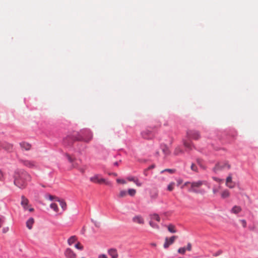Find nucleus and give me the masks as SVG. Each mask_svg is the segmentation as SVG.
<instances>
[{
    "mask_svg": "<svg viewBox=\"0 0 258 258\" xmlns=\"http://www.w3.org/2000/svg\"><path fill=\"white\" fill-rule=\"evenodd\" d=\"M14 184L21 189L25 188L27 183L31 180L30 174L24 170H17L14 174Z\"/></svg>",
    "mask_w": 258,
    "mask_h": 258,
    "instance_id": "1",
    "label": "nucleus"
},
{
    "mask_svg": "<svg viewBox=\"0 0 258 258\" xmlns=\"http://www.w3.org/2000/svg\"><path fill=\"white\" fill-rule=\"evenodd\" d=\"M75 134L77 141L88 142L92 138V134L90 130L88 129L81 130L80 132H75Z\"/></svg>",
    "mask_w": 258,
    "mask_h": 258,
    "instance_id": "2",
    "label": "nucleus"
},
{
    "mask_svg": "<svg viewBox=\"0 0 258 258\" xmlns=\"http://www.w3.org/2000/svg\"><path fill=\"white\" fill-rule=\"evenodd\" d=\"M208 182L206 180H198L191 182V187L189 189V191H192L197 194H204L205 190L203 189H200V187L203 185H208Z\"/></svg>",
    "mask_w": 258,
    "mask_h": 258,
    "instance_id": "3",
    "label": "nucleus"
},
{
    "mask_svg": "<svg viewBox=\"0 0 258 258\" xmlns=\"http://www.w3.org/2000/svg\"><path fill=\"white\" fill-rule=\"evenodd\" d=\"M156 134V130L153 127H148L141 132V136L145 140H152Z\"/></svg>",
    "mask_w": 258,
    "mask_h": 258,
    "instance_id": "4",
    "label": "nucleus"
},
{
    "mask_svg": "<svg viewBox=\"0 0 258 258\" xmlns=\"http://www.w3.org/2000/svg\"><path fill=\"white\" fill-rule=\"evenodd\" d=\"M230 165L227 161H222L217 163L215 167L213 168V171L215 173H218L219 171H223L225 169H229Z\"/></svg>",
    "mask_w": 258,
    "mask_h": 258,
    "instance_id": "5",
    "label": "nucleus"
},
{
    "mask_svg": "<svg viewBox=\"0 0 258 258\" xmlns=\"http://www.w3.org/2000/svg\"><path fill=\"white\" fill-rule=\"evenodd\" d=\"M76 135L75 134V132H74L72 134L68 135L66 137L64 138L63 139V144L65 146H71L74 142L76 141V138H75Z\"/></svg>",
    "mask_w": 258,
    "mask_h": 258,
    "instance_id": "6",
    "label": "nucleus"
},
{
    "mask_svg": "<svg viewBox=\"0 0 258 258\" xmlns=\"http://www.w3.org/2000/svg\"><path fill=\"white\" fill-rule=\"evenodd\" d=\"M90 180L93 182L99 184L104 183L106 185L110 184V182L106 181L105 178H101L99 174H96L94 176L90 177Z\"/></svg>",
    "mask_w": 258,
    "mask_h": 258,
    "instance_id": "7",
    "label": "nucleus"
},
{
    "mask_svg": "<svg viewBox=\"0 0 258 258\" xmlns=\"http://www.w3.org/2000/svg\"><path fill=\"white\" fill-rule=\"evenodd\" d=\"M186 135L189 139L194 140H198L201 137L199 132L195 130H189L187 131Z\"/></svg>",
    "mask_w": 258,
    "mask_h": 258,
    "instance_id": "8",
    "label": "nucleus"
},
{
    "mask_svg": "<svg viewBox=\"0 0 258 258\" xmlns=\"http://www.w3.org/2000/svg\"><path fill=\"white\" fill-rule=\"evenodd\" d=\"M177 238V236H172L169 238L166 237L165 241L164 244V248H167L171 244H172L175 239Z\"/></svg>",
    "mask_w": 258,
    "mask_h": 258,
    "instance_id": "9",
    "label": "nucleus"
},
{
    "mask_svg": "<svg viewBox=\"0 0 258 258\" xmlns=\"http://www.w3.org/2000/svg\"><path fill=\"white\" fill-rule=\"evenodd\" d=\"M65 156L67 158L69 162L72 164V167L73 168H77L79 167V164L75 162L76 158L72 157L68 153L65 154Z\"/></svg>",
    "mask_w": 258,
    "mask_h": 258,
    "instance_id": "10",
    "label": "nucleus"
},
{
    "mask_svg": "<svg viewBox=\"0 0 258 258\" xmlns=\"http://www.w3.org/2000/svg\"><path fill=\"white\" fill-rule=\"evenodd\" d=\"M21 162L25 166L29 168H34L36 166V163L34 161L22 160Z\"/></svg>",
    "mask_w": 258,
    "mask_h": 258,
    "instance_id": "11",
    "label": "nucleus"
},
{
    "mask_svg": "<svg viewBox=\"0 0 258 258\" xmlns=\"http://www.w3.org/2000/svg\"><path fill=\"white\" fill-rule=\"evenodd\" d=\"M0 147L8 152H11L13 150V145L7 142H0Z\"/></svg>",
    "mask_w": 258,
    "mask_h": 258,
    "instance_id": "12",
    "label": "nucleus"
},
{
    "mask_svg": "<svg viewBox=\"0 0 258 258\" xmlns=\"http://www.w3.org/2000/svg\"><path fill=\"white\" fill-rule=\"evenodd\" d=\"M64 254L67 258H75L76 256L74 251L70 248L66 249Z\"/></svg>",
    "mask_w": 258,
    "mask_h": 258,
    "instance_id": "13",
    "label": "nucleus"
},
{
    "mask_svg": "<svg viewBox=\"0 0 258 258\" xmlns=\"http://www.w3.org/2000/svg\"><path fill=\"white\" fill-rule=\"evenodd\" d=\"M28 203H29L28 200L24 196H22L21 197V204L23 206V207L25 210H27L28 209L27 206H28Z\"/></svg>",
    "mask_w": 258,
    "mask_h": 258,
    "instance_id": "14",
    "label": "nucleus"
},
{
    "mask_svg": "<svg viewBox=\"0 0 258 258\" xmlns=\"http://www.w3.org/2000/svg\"><path fill=\"white\" fill-rule=\"evenodd\" d=\"M183 145L186 148L187 151L191 150L192 148L194 147V145L191 141L183 140Z\"/></svg>",
    "mask_w": 258,
    "mask_h": 258,
    "instance_id": "15",
    "label": "nucleus"
},
{
    "mask_svg": "<svg viewBox=\"0 0 258 258\" xmlns=\"http://www.w3.org/2000/svg\"><path fill=\"white\" fill-rule=\"evenodd\" d=\"M108 254L111 256V258H117L118 253L115 248H110L108 250Z\"/></svg>",
    "mask_w": 258,
    "mask_h": 258,
    "instance_id": "16",
    "label": "nucleus"
},
{
    "mask_svg": "<svg viewBox=\"0 0 258 258\" xmlns=\"http://www.w3.org/2000/svg\"><path fill=\"white\" fill-rule=\"evenodd\" d=\"M133 221L135 223L143 224L144 223V220L141 216H136L133 218Z\"/></svg>",
    "mask_w": 258,
    "mask_h": 258,
    "instance_id": "17",
    "label": "nucleus"
},
{
    "mask_svg": "<svg viewBox=\"0 0 258 258\" xmlns=\"http://www.w3.org/2000/svg\"><path fill=\"white\" fill-rule=\"evenodd\" d=\"M20 145L22 149L28 151L29 150L31 147V145L29 143H26L25 142H23L20 143Z\"/></svg>",
    "mask_w": 258,
    "mask_h": 258,
    "instance_id": "18",
    "label": "nucleus"
},
{
    "mask_svg": "<svg viewBox=\"0 0 258 258\" xmlns=\"http://www.w3.org/2000/svg\"><path fill=\"white\" fill-rule=\"evenodd\" d=\"M226 185L229 187V188H233L234 187V185L232 183V176L231 174H230L227 178H226Z\"/></svg>",
    "mask_w": 258,
    "mask_h": 258,
    "instance_id": "19",
    "label": "nucleus"
},
{
    "mask_svg": "<svg viewBox=\"0 0 258 258\" xmlns=\"http://www.w3.org/2000/svg\"><path fill=\"white\" fill-rule=\"evenodd\" d=\"M242 209L240 207L238 206H234L231 210L230 212L232 213L237 214L241 211Z\"/></svg>",
    "mask_w": 258,
    "mask_h": 258,
    "instance_id": "20",
    "label": "nucleus"
},
{
    "mask_svg": "<svg viewBox=\"0 0 258 258\" xmlns=\"http://www.w3.org/2000/svg\"><path fill=\"white\" fill-rule=\"evenodd\" d=\"M56 201L59 203V205L62 209L63 211H64L67 209V204L64 200H60L58 198H56Z\"/></svg>",
    "mask_w": 258,
    "mask_h": 258,
    "instance_id": "21",
    "label": "nucleus"
},
{
    "mask_svg": "<svg viewBox=\"0 0 258 258\" xmlns=\"http://www.w3.org/2000/svg\"><path fill=\"white\" fill-rule=\"evenodd\" d=\"M34 219L30 218L26 222V226L29 229H31L34 223Z\"/></svg>",
    "mask_w": 258,
    "mask_h": 258,
    "instance_id": "22",
    "label": "nucleus"
},
{
    "mask_svg": "<svg viewBox=\"0 0 258 258\" xmlns=\"http://www.w3.org/2000/svg\"><path fill=\"white\" fill-rule=\"evenodd\" d=\"M77 240V237L76 236H72L68 240V243L69 245H72Z\"/></svg>",
    "mask_w": 258,
    "mask_h": 258,
    "instance_id": "23",
    "label": "nucleus"
},
{
    "mask_svg": "<svg viewBox=\"0 0 258 258\" xmlns=\"http://www.w3.org/2000/svg\"><path fill=\"white\" fill-rule=\"evenodd\" d=\"M230 196V193L229 191L227 189L224 190L221 194V197L223 199H225L229 197Z\"/></svg>",
    "mask_w": 258,
    "mask_h": 258,
    "instance_id": "24",
    "label": "nucleus"
},
{
    "mask_svg": "<svg viewBox=\"0 0 258 258\" xmlns=\"http://www.w3.org/2000/svg\"><path fill=\"white\" fill-rule=\"evenodd\" d=\"M127 195V191L125 190H121L117 196L119 198L125 197Z\"/></svg>",
    "mask_w": 258,
    "mask_h": 258,
    "instance_id": "25",
    "label": "nucleus"
},
{
    "mask_svg": "<svg viewBox=\"0 0 258 258\" xmlns=\"http://www.w3.org/2000/svg\"><path fill=\"white\" fill-rule=\"evenodd\" d=\"M168 230L172 233H175L176 232V230L175 229V226L171 224L168 226Z\"/></svg>",
    "mask_w": 258,
    "mask_h": 258,
    "instance_id": "26",
    "label": "nucleus"
},
{
    "mask_svg": "<svg viewBox=\"0 0 258 258\" xmlns=\"http://www.w3.org/2000/svg\"><path fill=\"white\" fill-rule=\"evenodd\" d=\"M151 218L152 220H155L158 222L160 221V218L159 216L157 214H154L151 215Z\"/></svg>",
    "mask_w": 258,
    "mask_h": 258,
    "instance_id": "27",
    "label": "nucleus"
},
{
    "mask_svg": "<svg viewBox=\"0 0 258 258\" xmlns=\"http://www.w3.org/2000/svg\"><path fill=\"white\" fill-rule=\"evenodd\" d=\"M51 209H53L55 212H57L58 211V208L56 204L51 203L50 205Z\"/></svg>",
    "mask_w": 258,
    "mask_h": 258,
    "instance_id": "28",
    "label": "nucleus"
},
{
    "mask_svg": "<svg viewBox=\"0 0 258 258\" xmlns=\"http://www.w3.org/2000/svg\"><path fill=\"white\" fill-rule=\"evenodd\" d=\"M127 193L130 196L133 197L135 195L136 193V190L133 188H130L128 189V191H127Z\"/></svg>",
    "mask_w": 258,
    "mask_h": 258,
    "instance_id": "29",
    "label": "nucleus"
},
{
    "mask_svg": "<svg viewBox=\"0 0 258 258\" xmlns=\"http://www.w3.org/2000/svg\"><path fill=\"white\" fill-rule=\"evenodd\" d=\"M183 153V151L182 150H181L180 149V147H178L177 148H175V150H174V154L175 155H179V154L180 153Z\"/></svg>",
    "mask_w": 258,
    "mask_h": 258,
    "instance_id": "30",
    "label": "nucleus"
},
{
    "mask_svg": "<svg viewBox=\"0 0 258 258\" xmlns=\"http://www.w3.org/2000/svg\"><path fill=\"white\" fill-rule=\"evenodd\" d=\"M174 185H175L174 182H170L167 186V190L169 191H172L174 188Z\"/></svg>",
    "mask_w": 258,
    "mask_h": 258,
    "instance_id": "31",
    "label": "nucleus"
},
{
    "mask_svg": "<svg viewBox=\"0 0 258 258\" xmlns=\"http://www.w3.org/2000/svg\"><path fill=\"white\" fill-rule=\"evenodd\" d=\"M186 251V247H180L178 249V252L180 254H184L185 253Z\"/></svg>",
    "mask_w": 258,
    "mask_h": 258,
    "instance_id": "32",
    "label": "nucleus"
},
{
    "mask_svg": "<svg viewBox=\"0 0 258 258\" xmlns=\"http://www.w3.org/2000/svg\"><path fill=\"white\" fill-rule=\"evenodd\" d=\"M5 221V217L0 215V228L3 225Z\"/></svg>",
    "mask_w": 258,
    "mask_h": 258,
    "instance_id": "33",
    "label": "nucleus"
},
{
    "mask_svg": "<svg viewBox=\"0 0 258 258\" xmlns=\"http://www.w3.org/2000/svg\"><path fill=\"white\" fill-rule=\"evenodd\" d=\"M134 182L136 184L137 186L139 187L141 186L142 185V183L139 181V179L137 177H136V178L135 179Z\"/></svg>",
    "mask_w": 258,
    "mask_h": 258,
    "instance_id": "34",
    "label": "nucleus"
},
{
    "mask_svg": "<svg viewBox=\"0 0 258 258\" xmlns=\"http://www.w3.org/2000/svg\"><path fill=\"white\" fill-rule=\"evenodd\" d=\"M149 224H150V225L154 228H157V229L159 228V226L156 223H155L152 221H150Z\"/></svg>",
    "mask_w": 258,
    "mask_h": 258,
    "instance_id": "35",
    "label": "nucleus"
},
{
    "mask_svg": "<svg viewBox=\"0 0 258 258\" xmlns=\"http://www.w3.org/2000/svg\"><path fill=\"white\" fill-rule=\"evenodd\" d=\"M162 151L166 155L169 154V151L166 146H165L164 148H162Z\"/></svg>",
    "mask_w": 258,
    "mask_h": 258,
    "instance_id": "36",
    "label": "nucleus"
},
{
    "mask_svg": "<svg viewBox=\"0 0 258 258\" xmlns=\"http://www.w3.org/2000/svg\"><path fill=\"white\" fill-rule=\"evenodd\" d=\"M190 168L192 171H195V172H198V167L195 164L192 163L191 165Z\"/></svg>",
    "mask_w": 258,
    "mask_h": 258,
    "instance_id": "37",
    "label": "nucleus"
},
{
    "mask_svg": "<svg viewBox=\"0 0 258 258\" xmlns=\"http://www.w3.org/2000/svg\"><path fill=\"white\" fill-rule=\"evenodd\" d=\"M75 247L79 249V250H83V246L82 245H81V244L78 242V243L76 244L75 245Z\"/></svg>",
    "mask_w": 258,
    "mask_h": 258,
    "instance_id": "38",
    "label": "nucleus"
},
{
    "mask_svg": "<svg viewBox=\"0 0 258 258\" xmlns=\"http://www.w3.org/2000/svg\"><path fill=\"white\" fill-rule=\"evenodd\" d=\"M136 178V177L133 176H130L126 177V179L129 181H133L135 180V179Z\"/></svg>",
    "mask_w": 258,
    "mask_h": 258,
    "instance_id": "39",
    "label": "nucleus"
},
{
    "mask_svg": "<svg viewBox=\"0 0 258 258\" xmlns=\"http://www.w3.org/2000/svg\"><path fill=\"white\" fill-rule=\"evenodd\" d=\"M174 171L175 170L174 169H166L163 170L161 172L163 173L164 172L167 171V172H169L170 173H173L174 172Z\"/></svg>",
    "mask_w": 258,
    "mask_h": 258,
    "instance_id": "40",
    "label": "nucleus"
},
{
    "mask_svg": "<svg viewBox=\"0 0 258 258\" xmlns=\"http://www.w3.org/2000/svg\"><path fill=\"white\" fill-rule=\"evenodd\" d=\"M47 197L50 201H53L55 199V197L50 195H46V198H47ZM55 199H56V198H55Z\"/></svg>",
    "mask_w": 258,
    "mask_h": 258,
    "instance_id": "41",
    "label": "nucleus"
},
{
    "mask_svg": "<svg viewBox=\"0 0 258 258\" xmlns=\"http://www.w3.org/2000/svg\"><path fill=\"white\" fill-rule=\"evenodd\" d=\"M186 250L191 251V244L190 243H188L187 244V246L186 247Z\"/></svg>",
    "mask_w": 258,
    "mask_h": 258,
    "instance_id": "42",
    "label": "nucleus"
},
{
    "mask_svg": "<svg viewBox=\"0 0 258 258\" xmlns=\"http://www.w3.org/2000/svg\"><path fill=\"white\" fill-rule=\"evenodd\" d=\"M117 182H118V183H121L122 184H124L126 183V182L123 179H117Z\"/></svg>",
    "mask_w": 258,
    "mask_h": 258,
    "instance_id": "43",
    "label": "nucleus"
},
{
    "mask_svg": "<svg viewBox=\"0 0 258 258\" xmlns=\"http://www.w3.org/2000/svg\"><path fill=\"white\" fill-rule=\"evenodd\" d=\"M212 178L214 180L217 181V182H220L222 180L218 177H213Z\"/></svg>",
    "mask_w": 258,
    "mask_h": 258,
    "instance_id": "44",
    "label": "nucleus"
},
{
    "mask_svg": "<svg viewBox=\"0 0 258 258\" xmlns=\"http://www.w3.org/2000/svg\"><path fill=\"white\" fill-rule=\"evenodd\" d=\"M98 258H108L107 255L104 254H100L98 256Z\"/></svg>",
    "mask_w": 258,
    "mask_h": 258,
    "instance_id": "45",
    "label": "nucleus"
},
{
    "mask_svg": "<svg viewBox=\"0 0 258 258\" xmlns=\"http://www.w3.org/2000/svg\"><path fill=\"white\" fill-rule=\"evenodd\" d=\"M92 221L93 222V223L94 224V225L96 227H98L99 226V224H100L99 223H98L96 221H95L93 220H92Z\"/></svg>",
    "mask_w": 258,
    "mask_h": 258,
    "instance_id": "46",
    "label": "nucleus"
},
{
    "mask_svg": "<svg viewBox=\"0 0 258 258\" xmlns=\"http://www.w3.org/2000/svg\"><path fill=\"white\" fill-rule=\"evenodd\" d=\"M154 168H155V165L154 164H152L150 166H149L147 168V170H151L152 169H153Z\"/></svg>",
    "mask_w": 258,
    "mask_h": 258,
    "instance_id": "47",
    "label": "nucleus"
},
{
    "mask_svg": "<svg viewBox=\"0 0 258 258\" xmlns=\"http://www.w3.org/2000/svg\"><path fill=\"white\" fill-rule=\"evenodd\" d=\"M221 253H222V251L221 250H219V251H217V252L213 254V255L215 256H217L220 255Z\"/></svg>",
    "mask_w": 258,
    "mask_h": 258,
    "instance_id": "48",
    "label": "nucleus"
},
{
    "mask_svg": "<svg viewBox=\"0 0 258 258\" xmlns=\"http://www.w3.org/2000/svg\"><path fill=\"white\" fill-rule=\"evenodd\" d=\"M218 188H216L215 187H214L213 188V192L214 194H216L218 191Z\"/></svg>",
    "mask_w": 258,
    "mask_h": 258,
    "instance_id": "49",
    "label": "nucleus"
},
{
    "mask_svg": "<svg viewBox=\"0 0 258 258\" xmlns=\"http://www.w3.org/2000/svg\"><path fill=\"white\" fill-rule=\"evenodd\" d=\"M241 222L243 223V226L244 227H246V222L245 220H241Z\"/></svg>",
    "mask_w": 258,
    "mask_h": 258,
    "instance_id": "50",
    "label": "nucleus"
},
{
    "mask_svg": "<svg viewBox=\"0 0 258 258\" xmlns=\"http://www.w3.org/2000/svg\"><path fill=\"white\" fill-rule=\"evenodd\" d=\"M79 170L81 172H82V173H84V172H85V169H84V168H80L79 169Z\"/></svg>",
    "mask_w": 258,
    "mask_h": 258,
    "instance_id": "51",
    "label": "nucleus"
},
{
    "mask_svg": "<svg viewBox=\"0 0 258 258\" xmlns=\"http://www.w3.org/2000/svg\"><path fill=\"white\" fill-rule=\"evenodd\" d=\"M9 228L7 227V228H4L3 229V232L4 233H6V232H7V231L8 230Z\"/></svg>",
    "mask_w": 258,
    "mask_h": 258,
    "instance_id": "52",
    "label": "nucleus"
},
{
    "mask_svg": "<svg viewBox=\"0 0 258 258\" xmlns=\"http://www.w3.org/2000/svg\"><path fill=\"white\" fill-rule=\"evenodd\" d=\"M84 148H85V145H83V146L82 147V148H79V151L80 152H81V151L82 150H83Z\"/></svg>",
    "mask_w": 258,
    "mask_h": 258,
    "instance_id": "53",
    "label": "nucleus"
},
{
    "mask_svg": "<svg viewBox=\"0 0 258 258\" xmlns=\"http://www.w3.org/2000/svg\"><path fill=\"white\" fill-rule=\"evenodd\" d=\"M113 165L114 166H118L119 165V162L116 161V162H114L113 163Z\"/></svg>",
    "mask_w": 258,
    "mask_h": 258,
    "instance_id": "54",
    "label": "nucleus"
},
{
    "mask_svg": "<svg viewBox=\"0 0 258 258\" xmlns=\"http://www.w3.org/2000/svg\"><path fill=\"white\" fill-rule=\"evenodd\" d=\"M148 170H147V169H146L144 171V174L145 176H147V172Z\"/></svg>",
    "mask_w": 258,
    "mask_h": 258,
    "instance_id": "55",
    "label": "nucleus"
},
{
    "mask_svg": "<svg viewBox=\"0 0 258 258\" xmlns=\"http://www.w3.org/2000/svg\"><path fill=\"white\" fill-rule=\"evenodd\" d=\"M177 182H178V185H179L182 182V180L180 179H178L177 180Z\"/></svg>",
    "mask_w": 258,
    "mask_h": 258,
    "instance_id": "56",
    "label": "nucleus"
},
{
    "mask_svg": "<svg viewBox=\"0 0 258 258\" xmlns=\"http://www.w3.org/2000/svg\"><path fill=\"white\" fill-rule=\"evenodd\" d=\"M27 210H28L30 212H33L34 211V209L32 208H29V209H28Z\"/></svg>",
    "mask_w": 258,
    "mask_h": 258,
    "instance_id": "57",
    "label": "nucleus"
},
{
    "mask_svg": "<svg viewBox=\"0 0 258 258\" xmlns=\"http://www.w3.org/2000/svg\"><path fill=\"white\" fill-rule=\"evenodd\" d=\"M197 162H198V164H199L201 167H202V165H201V163H200V159H198V160H197Z\"/></svg>",
    "mask_w": 258,
    "mask_h": 258,
    "instance_id": "58",
    "label": "nucleus"
},
{
    "mask_svg": "<svg viewBox=\"0 0 258 258\" xmlns=\"http://www.w3.org/2000/svg\"><path fill=\"white\" fill-rule=\"evenodd\" d=\"M2 176H3V173H2V171L0 170V179L2 177Z\"/></svg>",
    "mask_w": 258,
    "mask_h": 258,
    "instance_id": "59",
    "label": "nucleus"
},
{
    "mask_svg": "<svg viewBox=\"0 0 258 258\" xmlns=\"http://www.w3.org/2000/svg\"><path fill=\"white\" fill-rule=\"evenodd\" d=\"M151 245L152 246H156V244L155 243H152L151 244Z\"/></svg>",
    "mask_w": 258,
    "mask_h": 258,
    "instance_id": "60",
    "label": "nucleus"
},
{
    "mask_svg": "<svg viewBox=\"0 0 258 258\" xmlns=\"http://www.w3.org/2000/svg\"><path fill=\"white\" fill-rule=\"evenodd\" d=\"M188 184H191V182H186L184 183V185H187Z\"/></svg>",
    "mask_w": 258,
    "mask_h": 258,
    "instance_id": "61",
    "label": "nucleus"
},
{
    "mask_svg": "<svg viewBox=\"0 0 258 258\" xmlns=\"http://www.w3.org/2000/svg\"><path fill=\"white\" fill-rule=\"evenodd\" d=\"M209 188H210V184L208 183V185H206Z\"/></svg>",
    "mask_w": 258,
    "mask_h": 258,
    "instance_id": "62",
    "label": "nucleus"
}]
</instances>
